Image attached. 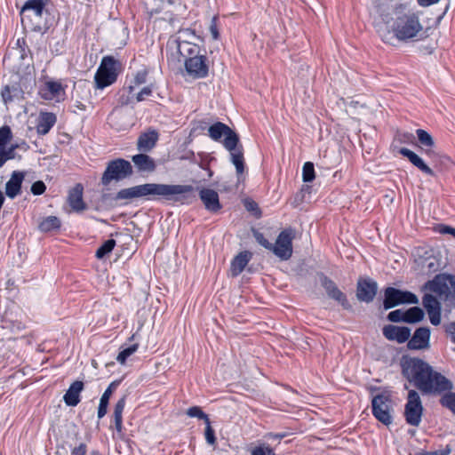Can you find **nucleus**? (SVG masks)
<instances>
[{
  "instance_id": "4468645a",
  "label": "nucleus",
  "mask_w": 455,
  "mask_h": 455,
  "mask_svg": "<svg viewBox=\"0 0 455 455\" xmlns=\"http://www.w3.org/2000/svg\"><path fill=\"white\" fill-rule=\"evenodd\" d=\"M378 292V283L371 278H359L356 283V298L361 302L371 303Z\"/></svg>"
},
{
  "instance_id": "c03bdc74",
  "label": "nucleus",
  "mask_w": 455,
  "mask_h": 455,
  "mask_svg": "<svg viewBox=\"0 0 455 455\" xmlns=\"http://www.w3.org/2000/svg\"><path fill=\"white\" fill-rule=\"evenodd\" d=\"M187 415L191 418H198L200 419H204V422H207L210 420L207 414H205L202 409L198 406H192L188 409Z\"/></svg>"
},
{
  "instance_id": "9b49d317",
  "label": "nucleus",
  "mask_w": 455,
  "mask_h": 455,
  "mask_svg": "<svg viewBox=\"0 0 455 455\" xmlns=\"http://www.w3.org/2000/svg\"><path fill=\"white\" fill-rule=\"evenodd\" d=\"M423 406L420 396L416 390L408 392L407 403L404 408V417L406 422L413 427H418L421 422Z\"/></svg>"
},
{
  "instance_id": "f257e3e1",
  "label": "nucleus",
  "mask_w": 455,
  "mask_h": 455,
  "mask_svg": "<svg viewBox=\"0 0 455 455\" xmlns=\"http://www.w3.org/2000/svg\"><path fill=\"white\" fill-rule=\"evenodd\" d=\"M195 188L191 185H172L160 183H146L134 187L123 188L114 196L104 194L103 200L111 198L115 202H123V204H128L132 199L147 197L153 201H172L174 203H190L196 198Z\"/></svg>"
},
{
  "instance_id": "e433bc0d",
  "label": "nucleus",
  "mask_w": 455,
  "mask_h": 455,
  "mask_svg": "<svg viewBox=\"0 0 455 455\" xmlns=\"http://www.w3.org/2000/svg\"><path fill=\"white\" fill-rule=\"evenodd\" d=\"M116 246V241L114 239H108L105 241L96 251L95 257L99 259H104L109 254Z\"/></svg>"
},
{
  "instance_id": "58836bf2",
  "label": "nucleus",
  "mask_w": 455,
  "mask_h": 455,
  "mask_svg": "<svg viewBox=\"0 0 455 455\" xmlns=\"http://www.w3.org/2000/svg\"><path fill=\"white\" fill-rule=\"evenodd\" d=\"M422 304L427 312L441 308L437 299L432 294H425L422 298Z\"/></svg>"
},
{
  "instance_id": "423d86ee",
  "label": "nucleus",
  "mask_w": 455,
  "mask_h": 455,
  "mask_svg": "<svg viewBox=\"0 0 455 455\" xmlns=\"http://www.w3.org/2000/svg\"><path fill=\"white\" fill-rule=\"evenodd\" d=\"M373 416L382 424L389 426L393 421L392 400L387 393L378 394L371 400Z\"/></svg>"
},
{
  "instance_id": "0e129e2a",
  "label": "nucleus",
  "mask_w": 455,
  "mask_h": 455,
  "mask_svg": "<svg viewBox=\"0 0 455 455\" xmlns=\"http://www.w3.org/2000/svg\"><path fill=\"white\" fill-rule=\"evenodd\" d=\"M445 331L451 336V340L455 343V322H451L445 326Z\"/></svg>"
},
{
  "instance_id": "bf43d9fd",
  "label": "nucleus",
  "mask_w": 455,
  "mask_h": 455,
  "mask_svg": "<svg viewBox=\"0 0 455 455\" xmlns=\"http://www.w3.org/2000/svg\"><path fill=\"white\" fill-rule=\"evenodd\" d=\"M451 452V449L450 445H446L445 448L442 449V450L429 451V452L428 451L419 452L416 455H450Z\"/></svg>"
},
{
  "instance_id": "6ab92c4d",
  "label": "nucleus",
  "mask_w": 455,
  "mask_h": 455,
  "mask_svg": "<svg viewBox=\"0 0 455 455\" xmlns=\"http://www.w3.org/2000/svg\"><path fill=\"white\" fill-rule=\"evenodd\" d=\"M398 152L403 156L408 158V160L423 173L431 177L435 176L434 171L424 162V160L419 156H418L411 149L407 148H401Z\"/></svg>"
},
{
  "instance_id": "4c0bfd02",
  "label": "nucleus",
  "mask_w": 455,
  "mask_h": 455,
  "mask_svg": "<svg viewBox=\"0 0 455 455\" xmlns=\"http://www.w3.org/2000/svg\"><path fill=\"white\" fill-rule=\"evenodd\" d=\"M177 38L172 42L174 46H177V44L182 41L191 42L190 39L196 36V31L191 28H181L179 30Z\"/></svg>"
},
{
  "instance_id": "49530a36",
  "label": "nucleus",
  "mask_w": 455,
  "mask_h": 455,
  "mask_svg": "<svg viewBox=\"0 0 455 455\" xmlns=\"http://www.w3.org/2000/svg\"><path fill=\"white\" fill-rule=\"evenodd\" d=\"M253 236L257 243H259L261 246H263L265 249L271 251L273 243H270L262 233L259 231H253Z\"/></svg>"
},
{
  "instance_id": "e2e57ef3",
  "label": "nucleus",
  "mask_w": 455,
  "mask_h": 455,
  "mask_svg": "<svg viewBox=\"0 0 455 455\" xmlns=\"http://www.w3.org/2000/svg\"><path fill=\"white\" fill-rule=\"evenodd\" d=\"M108 406V403L100 400V404L98 407V418L99 419L103 418L107 414Z\"/></svg>"
},
{
  "instance_id": "69168bd1",
  "label": "nucleus",
  "mask_w": 455,
  "mask_h": 455,
  "mask_svg": "<svg viewBox=\"0 0 455 455\" xmlns=\"http://www.w3.org/2000/svg\"><path fill=\"white\" fill-rule=\"evenodd\" d=\"M245 207L249 212L259 211L258 204L254 201H250L245 203Z\"/></svg>"
},
{
  "instance_id": "ea45409f",
  "label": "nucleus",
  "mask_w": 455,
  "mask_h": 455,
  "mask_svg": "<svg viewBox=\"0 0 455 455\" xmlns=\"http://www.w3.org/2000/svg\"><path fill=\"white\" fill-rule=\"evenodd\" d=\"M12 140V132L8 125L0 128V150L4 148Z\"/></svg>"
},
{
  "instance_id": "bb28decb",
  "label": "nucleus",
  "mask_w": 455,
  "mask_h": 455,
  "mask_svg": "<svg viewBox=\"0 0 455 455\" xmlns=\"http://www.w3.org/2000/svg\"><path fill=\"white\" fill-rule=\"evenodd\" d=\"M132 160L139 172H152L156 170L155 160L146 154L135 155L132 157Z\"/></svg>"
},
{
  "instance_id": "4be33fe9",
  "label": "nucleus",
  "mask_w": 455,
  "mask_h": 455,
  "mask_svg": "<svg viewBox=\"0 0 455 455\" xmlns=\"http://www.w3.org/2000/svg\"><path fill=\"white\" fill-rule=\"evenodd\" d=\"M84 385L83 381L76 380L74 381L67 390L66 394L63 396V400L68 406H76L81 399L80 394L84 390Z\"/></svg>"
},
{
  "instance_id": "09e8293b",
  "label": "nucleus",
  "mask_w": 455,
  "mask_h": 455,
  "mask_svg": "<svg viewBox=\"0 0 455 455\" xmlns=\"http://www.w3.org/2000/svg\"><path fill=\"white\" fill-rule=\"evenodd\" d=\"M387 320L393 323L404 322V311L396 309L388 313Z\"/></svg>"
},
{
  "instance_id": "473e14b6",
  "label": "nucleus",
  "mask_w": 455,
  "mask_h": 455,
  "mask_svg": "<svg viewBox=\"0 0 455 455\" xmlns=\"http://www.w3.org/2000/svg\"><path fill=\"white\" fill-rule=\"evenodd\" d=\"M126 403V395L121 397L114 408V421L115 427L118 433L123 430V411Z\"/></svg>"
},
{
  "instance_id": "39448f33",
  "label": "nucleus",
  "mask_w": 455,
  "mask_h": 455,
  "mask_svg": "<svg viewBox=\"0 0 455 455\" xmlns=\"http://www.w3.org/2000/svg\"><path fill=\"white\" fill-rule=\"evenodd\" d=\"M132 173L131 163L125 159L117 158L108 163L100 181L103 186H108L111 181L123 180L131 177Z\"/></svg>"
},
{
  "instance_id": "603ef678",
  "label": "nucleus",
  "mask_w": 455,
  "mask_h": 455,
  "mask_svg": "<svg viewBox=\"0 0 455 455\" xmlns=\"http://www.w3.org/2000/svg\"><path fill=\"white\" fill-rule=\"evenodd\" d=\"M46 190V186L42 180L34 182L31 186V193L35 196L43 195Z\"/></svg>"
},
{
  "instance_id": "37998d69",
  "label": "nucleus",
  "mask_w": 455,
  "mask_h": 455,
  "mask_svg": "<svg viewBox=\"0 0 455 455\" xmlns=\"http://www.w3.org/2000/svg\"><path fill=\"white\" fill-rule=\"evenodd\" d=\"M17 156L16 152L13 151V148L5 147L4 148L0 150V168L4 165V164L9 161L15 159Z\"/></svg>"
},
{
  "instance_id": "338daca9",
  "label": "nucleus",
  "mask_w": 455,
  "mask_h": 455,
  "mask_svg": "<svg viewBox=\"0 0 455 455\" xmlns=\"http://www.w3.org/2000/svg\"><path fill=\"white\" fill-rule=\"evenodd\" d=\"M440 0H417L418 4L422 7L430 6L438 3Z\"/></svg>"
},
{
  "instance_id": "aec40b11",
  "label": "nucleus",
  "mask_w": 455,
  "mask_h": 455,
  "mask_svg": "<svg viewBox=\"0 0 455 455\" xmlns=\"http://www.w3.org/2000/svg\"><path fill=\"white\" fill-rule=\"evenodd\" d=\"M159 134L156 130H148L141 133L137 141V148L140 152L150 151L156 144Z\"/></svg>"
},
{
  "instance_id": "72a5a7b5",
  "label": "nucleus",
  "mask_w": 455,
  "mask_h": 455,
  "mask_svg": "<svg viewBox=\"0 0 455 455\" xmlns=\"http://www.w3.org/2000/svg\"><path fill=\"white\" fill-rule=\"evenodd\" d=\"M418 264L421 267V270L427 274H433L439 269L438 260L434 256L419 259Z\"/></svg>"
},
{
  "instance_id": "0eeeda50",
  "label": "nucleus",
  "mask_w": 455,
  "mask_h": 455,
  "mask_svg": "<svg viewBox=\"0 0 455 455\" xmlns=\"http://www.w3.org/2000/svg\"><path fill=\"white\" fill-rule=\"evenodd\" d=\"M208 135L215 141H220L221 138H224L222 143L227 150L234 149L239 142L238 134L222 122L212 124L208 128Z\"/></svg>"
},
{
  "instance_id": "a878e982",
  "label": "nucleus",
  "mask_w": 455,
  "mask_h": 455,
  "mask_svg": "<svg viewBox=\"0 0 455 455\" xmlns=\"http://www.w3.org/2000/svg\"><path fill=\"white\" fill-rule=\"evenodd\" d=\"M63 92V87L60 82L48 81L40 88L39 95L42 99L52 100Z\"/></svg>"
},
{
  "instance_id": "c85d7f7f",
  "label": "nucleus",
  "mask_w": 455,
  "mask_h": 455,
  "mask_svg": "<svg viewBox=\"0 0 455 455\" xmlns=\"http://www.w3.org/2000/svg\"><path fill=\"white\" fill-rule=\"evenodd\" d=\"M230 152L231 162L235 166L236 173L238 175L242 174L244 171V157H243V147L238 142L235 145V148L232 150H228Z\"/></svg>"
},
{
  "instance_id": "79ce46f5",
  "label": "nucleus",
  "mask_w": 455,
  "mask_h": 455,
  "mask_svg": "<svg viewBox=\"0 0 455 455\" xmlns=\"http://www.w3.org/2000/svg\"><path fill=\"white\" fill-rule=\"evenodd\" d=\"M138 347V344H132L130 347L120 351L116 357L117 362L121 364H124L126 363L127 358L131 356L133 353H135Z\"/></svg>"
},
{
  "instance_id": "c9c22d12",
  "label": "nucleus",
  "mask_w": 455,
  "mask_h": 455,
  "mask_svg": "<svg viewBox=\"0 0 455 455\" xmlns=\"http://www.w3.org/2000/svg\"><path fill=\"white\" fill-rule=\"evenodd\" d=\"M440 404L455 415V393L451 390L443 393L440 399Z\"/></svg>"
},
{
  "instance_id": "4d7b16f0",
  "label": "nucleus",
  "mask_w": 455,
  "mask_h": 455,
  "mask_svg": "<svg viewBox=\"0 0 455 455\" xmlns=\"http://www.w3.org/2000/svg\"><path fill=\"white\" fill-rule=\"evenodd\" d=\"M148 71L146 69L140 70L136 73L134 76V84L140 85L147 82Z\"/></svg>"
},
{
  "instance_id": "f704fd0d",
  "label": "nucleus",
  "mask_w": 455,
  "mask_h": 455,
  "mask_svg": "<svg viewBox=\"0 0 455 455\" xmlns=\"http://www.w3.org/2000/svg\"><path fill=\"white\" fill-rule=\"evenodd\" d=\"M424 317L423 310L419 307H413L404 311V323H415Z\"/></svg>"
},
{
  "instance_id": "1a4fd4ad",
  "label": "nucleus",
  "mask_w": 455,
  "mask_h": 455,
  "mask_svg": "<svg viewBox=\"0 0 455 455\" xmlns=\"http://www.w3.org/2000/svg\"><path fill=\"white\" fill-rule=\"evenodd\" d=\"M295 238V231L291 228L282 230L275 243H273L271 251L281 260H288L293 253L292 241Z\"/></svg>"
},
{
  "instance_id": "8fccbe9b",
  "label": "nucleus",
  "mask_w": 455,
  "mask_h": 455,
  "mask_svg": "<svg viewBox=\"0 0 455 455\" xmlns=\"http://www.w3.org/2000/svg\"><path fill=\"white\" fill-rule=\"evenodd\" d=\"M251 455H275V453L269 446L259 445L251 450Z\"/></svg>"
},
{
  "instance_id": "a19ab883",
  "label": "nucleus",
  "mask_w": 455,
  "mask_h": 455,
  "mask_svg": "<svg viewBox=\"0 0 455 455\" xmlns=\"http://www.w3.org/2000/svg\"><path fill=\"white\" fill-rule=\"evenodd\" d=\"M315 178V166L312 162H306L302 168V180L304 182H312Z\"/></svg>"
},
{
  "instance_id": "2eb2a0df",
  "label": "nucleus",
  "mask_w": 455,
  "mask_h": 455,
  "mask_svg": "<svg viewBox=\"0 0 455 455\" xmlns=\"http://www.w3.org/2000/svg\"><path fill=\"white\" fill-rule=\"evenodd\" d=\"M430 330L428 327L418 328L407 341L411 350H422L429 347Z\"/></svg>"
},
{
  "instance_id": "a211bd4d",
  "label": "nucleus",
  "mask_w": 455,
  "mask_h": 455,
  "mask_svg": "<svg viewBox=\"0 0 455 455\" xmlns=\"http://www.w3.org/2000/svg\"><path fill=\"white\" fill-rule=\"evenodd\" d=\"M24 178V172H12L10 180L5 184V195L9 198L13 199L21 193V187Z\"/></svg>"
},
{
  "instance_id": "9d476101",
  "label": "nucleus",
  "mask_w": 455,
  "mask_h": 455,
  "mask_svg": "<svg viewBox=\"0 0 455 455\" xmlns=\"http://www.w3.org/2000/svg\"><path fill=\"white\" fill-rule=\"evenodd\" d=\"M417 296L408 291H402L395 287H387L384 290L383 307L385 310L393 308L402 304H417Z\"/></svg>"
},
{
  "instance_id": "7ed1b4c3",
  "label": "nucleus",
  "mask_w": 455,
  "mask_h": 455,
  "mask_svg": "<svg viewBox=\"0 0 455 455\" xmlns=\"http://www.w3.org/2000/svg\"><path fill=\"white\" fill-rule=\"evenodd\" d=\"M394 17L387 22L389 28L388 35L400 42L413 40L422 31L419 16L413 10L403 4L396 5L394 9Z\"/></svg>"
},
{
  "instance_id": "6e6d98bb",
  "label": "nucleus",
  "mask_w": 455,
  "mask_h": 455,
  "mask_svg": "<svg viewBox=\"0 0 455 455\" xmlns=\"http://www.w3.org/2000/svg\"><path fill=\"white\" fill-rule=\"evenodd\" d=\"M153 92L152 85L145 86L141 89V91L137 94L136 100L138 102L143 101L147 97L150 96Z\"/></svg>"
},
{
  "instance_id": "393cba45",
  "label": "nucleus",
  "mask_w": 455,
  "mask_h": 455,
  "mask_svg": "<svg viewBox=\"0 0 455 455\" xmlns=\"http://www.w3.org/2000/svg\"><path fill=\"white\" fill-rule=\"evenodd\" d=\"M175 47L180 56L183 58L184 61L187 59L196 58L199 55H202L200 46L193 42L182 41L181 43L178 44L177 46Z\"/></svg>"
},
{
  "instance_id": "2f4dec72",
  "label": "nucleus",
  "mask_w": 455,
  "mask_h": 455,
  "mask_svg": "<svg viewBox=\"0 0 455 455\" xmlns=\"http://www.w3.org/2000/svg\"><path fill=\"white\" fill-rule=\"evenodd\" d=\"M416 134L418 136L419 143L422 146L427 148V149H425V153L432 158L435 157L436 154L430 149V148H432L435 144L432 136L427 131L422 129H418L416 131Z\"/></svg>"
},
{
  "instance_id": "680f3d73",
  "label": "nucleus",
  "mask_w": 455,
  "mask_h": 455,
  "mask_svg": "<svg viewBox=\"0 0 455 455\" xmlns=\"http://www.w3.org/2000/svg\"><path fill=\"white\" fill-rule=\"evenodd\" d=\"M287 435H288V433H286V432H283V433H272V432H269V433H267L264 435V438H266L267 440H282L284 437H286Z\"/></svg>"
},
{
  "instance_id": "6e6552de",
  "label": "nucleus",
  "mask_w": 455,
  "mask_h": 455,
  "mask_svg": "<svg viewBox=\"0 0 455 455\" xmlns=\"http://www.w3.org/2000/svg\"><path fill=\"white\" fill-rule=\"evenodd\" d=\"M425 288L445 299L455 298V275H436L433 280L426 283Z\"/></svg>"
},
{
  "instance_id": "ddd939ff",
  "label": "nucleus",
  "mask_w": 455,
  "mask_h": 455,
  "mask_svg": "<svg viewBox=\"0 0 455 455\" xmlns=\"http://www.w3.org/2000/svg\"><path fill=\"white\" fill-rule=\"evenodd\" d=\"M320 281L329 298L339 302L346 310H350L352 308L346 294L339 289L337 284L331 278L327 275H322Z\"/></svg>"
},
{
  "instance_id": "dca6fc26",
  "label": "nucleus",
  "mask_w": 455,
  "mask_h": 455,
  "mask_svg": "<svg viewBox=\"0 0 455 455\" xmlns=\"http://www.w3.org/2000/svg\"><path fill=\"white\" fill-rule=\"evenodd\" d=\"M383 335L388 340H395L399 344L404 343L411 337V329L406 326L388 324L382 330Z\"/></svg>"
},
{
  "instance_id": "cd10ccee",
  "label": "nucleus",
  "mask_w": 455,
  "mask_h": 455,
  "mask_svg": "<svg viewBox=\"0 0 455 455\" xmlns=\"http://www.w3.org/2000/svg\"><path fill=\"white\" fill-rule=\"evenodd\" d=\"M3 101L7 104L15 100L22 99L23 91L19 84H7L1 91Z\"/></svg>"
},
{
  "instance_id": "864d4df0",
  "label": "nucleus",
  "mask_w": 455,
  "mask_h": 455,
  "mask_svg": "<svg viewBox=\"0 0 455 455\" xmlns=\"http://www.w3.org/2000/svg\"><path fill=\"white\" fill-rule=\"evenodd\" d=\"M2 327L3 328H9L11 330H13L16 328L17 330H21L24 328L21 322H13L10 321L7 316H4L2 319Z\"/></svg>"
},
{
  "instance_id": "f03ea898",
  "label": "nucleus",
  "mask_w": 455,
  "mask_h": 455,
  "mask_svg": "<svg viewBox=\"0 0 455 455\" xmlns=\"http://www.w3.org/2000/svg\"><path fill=\"white\" fill-rule=\"evenodd\" d=\"M403 376L423 395H443L453 388L452 382L418 357H403Z\"/></svg>"
},
{
  "instance_id": "5701e85b",
  "label": "nucleus",
  "mask_w": 455,
  "mask_h": 455,
  "mask_svg": "<svg viewBox=\"0 0 455 455\" xmlns=\"http://www.w3.org/2000/svg\"><path fill=\"white\" fill-rule=\"evenodd\" d=\"M84 188L81 184H76L69 190L68 201L70 207L75 212H82L86 209V204L83 200Z\"/></svg>"
},
{
  "instance_id": "c756f323",
  "label": "nucleus",
  "mask_w": 455,
  "mask_h": 455,
  "mask_svg": "<svg viewBox=\"0 0 455 455\" xmlns=\"http://www.w3.org/2000/svg\"><path fill=\"white\" fill-rule=\"evenodd\" d=\"M45 8L44 0H28L24 3L20 9V15H24L27 12H33L36 16L41 17Z\"/></svg>"
},
{
  "instance_id": "412c9836",
  "label": "nucleus",
  "mask_w": 455,
  "mask_h": 455,
  "mask_svg": "<svg viewBox=\"0 0 455 455\" xmlns=\"http://www.w3.org/2000/svg\"><path fill=\"white\" fill-rule=\"evenodd\" d=\"M57 116L52 112H40L37 118L36 132L39 135H46L55 125Z\"/></svg>"
},
{
  "instance_id": "f8f14e48",
  "label": "nucleus",
  "mask_w": 455,
  "mask_h": 455,
  "mask_svg": "<svg viewBox=\"0 0 455 455\" xmlns=\"http://www.w3.org/2000/svg\"><path fill=\"white\" fill-rule=\"evenodd\" d=\"M184 66L187 74L193 79L205 78L209 75L208 59L204 54L187 59Z\"/></svg>"
},
{
  "instance_id": "052dcab7",
  "label": "nucleus",
  "mask_w": 455,
  "mask_h": 455,
  "mask_svg": "<svg viewBox=\"0 0 455 455\" xmlns=\"http://www.w3.org/2000/svg\"><path fill=\"white\" fill-rule=\"evenodd\" d=\"M87 445L84 443H81L78 446L75 447L71 451V455H86Z\"/></svg>"
},
{
  "instance_id": "5fc2aeb1",
  "label": "nucleus",
  "mask_w": 455,
  "mask_h": 455,
  "mask_svg": "<svg viewBox=\"0 0 455 455\" xmlns=\"http://www.w3.org/2000/svg\"><path fill=\"white\" fill-rule=\"evenodd\" d=\"M210 31L214 40L220 38V32L218 28V16H213L210 25Z\"/></svg>"
},
{
  "instance_id": "f3484780",
  "label": "nucleus",
  "mask_w": 455,
  "mask_h": 455,
  "mask_svg": "<svg viewBox=\"0 0 455 455\" xmlns=\"http://www.w3.org/2000/svg\"><path fill=\"white\" fill-rule=\"evenodd\" d=\"M199 197L205 209L211 212H218L222 205L220 203L219 194L211 188H202L199 191Z\"/></svg>"
},
{
  "instance_id": "a18cd8bd",
  "label": "nucleus",
  "mask_w": 455,
  "mask_h": 455,
  "mask_svg": "<svg viewBox=\"0 0 455 455\" xmlns=\"http://www.w3.org/2000/svg\"><path fill=\"white\" fill-rule=\"evenodd\" d=\"M120 385V380H115L109 384V386L107 387L105 392L100 397V401L109 403L110 396L112 395L113 392L117 388V387Z\"/></svg>"
},
{
  "instance_id": "774afa93",
  "label": "nucleus",
  "mask_w": 455,
  "mask_h": 455,
  "mask_svg": "<svg viewBox=\"0 0 455 455\" xmlns=\"http://www.w3.org/2000/svg\"><path fill=\"white\" fill-rule=\"evenodd\" d=\"M398 136L401 137L399 139V140L401 142H405L407 140H411V139H413V135L411 133H409V132L401 133Z\"/></svg>"
},
{
  "instance_id": "13d9d810",
  "label": "nucleus",
  "mask_w": 455,
  "mask_h": 455,
  "mask_svg": "<svg viewBox=\"0 0 455 455\" xmlns=\"http://www.w3.org/2000/svg\"><path fill=\"white\" fill-rule=\"evenodd\" d=\"M427 314L429 316L430 323L433 325L436 326L440 323V322H441V308L433 310V311L428 310Z\"/></svg>"
},
{
  "instance_id": "3c124183",
  "label": "nucleus",
  "mask_w": 455,
  "mask_h": 455,
  "mask_svg": "<svg viewBox=\"0 0 455 455\" xmlns=\"http://www.w3.org/2000/svg\"><path fill=\"white\" fill-rule=\"evenodd\" d=\"M435 231L441 235H451L453 238H455V228L449 225L438 224L435 228Z\"/></svg>"
},
{
  "instance_id": "20e7f679",
  "label": "nucleus",
  "mask_w": 455,
  "mask_h": 455,
  "mask_svg": "<svg viewBox=\"0 0 455 455\" xmlns=\"http://www.w3.org/2000/svg\"><path fill=\"white\" fill-rule=\"evenodd\" d=\"M119 68L120 62L114 57H103L94 76L95 87L104 89L113 84L117 79Z\"/></svg>"
},
{
  "instance_id": "7c9ffc66",
  "label": "nucleus",
  "mask_w": 455,
  "mask_h": 455,
  "mask_svg": "<svg viewBox=\"0 0 455 455\" xmlns=\"http://www.w3.org/2000/svg\"><path fill=\"white\" fill-rule=\"evenodd\" d=\"M61 226L60 220L56 216H48L40 220L38 223V229L41 232L48 233L51 231L60 229Z\"/></svg>"
},
{
  "instance_id": "b1692460",
  "label": "nucleus",
  "mask_w": 455,
  "mask_h": 455,
  "mask_svg": "<svg viewBox=\"0 0 455 455\" xmlns=\"http://www.w3.org/2000/svg\"><path fill=\"white\" fill-rule=\"evenodd\" d=\"M251 253L248 251L239 252L231 261L230 270L233 276L239 275L251 259Z\"/></svg>"
},
{
  "instance_id": "de8ad7c7",
  "label": "nucleus",
  "mask_w": 455,
  "mask_h": 455,
  "mask_svg": "<svg viewBox=\"0 0 455 455\" xmlns=\"http://www.w3.org/2000/svg\"><path fill=\"white\" fill-rule=\"evenodd\" d=\"M205 424H206V427H205V431H204L205 440L209 444L214 445L216 443V436H215L214 429L212 427L210 420L205 422Z\"/></svg>"
}]
</instances>
